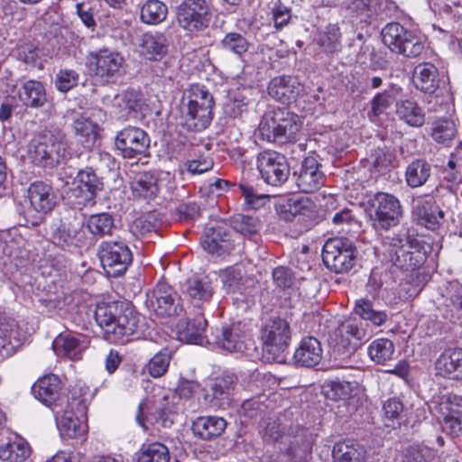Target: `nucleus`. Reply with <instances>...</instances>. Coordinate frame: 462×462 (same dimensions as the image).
Here are the masks:
<instances>
[{
    "instance_id": "nucleus-1",
    "label": "nucleus",
    "mask_w": 462,
    "mask_h": 462,
    "mask_svg": "<svg viewBox=\"0 0 462 462\" xmlns=\"http://www.w3.org/2000/svg\"><path fill=\"white\" fill-rule=\"evenodd\" d=\"M95 319L106 339L113 342H125L130 336L143 330L144 326V318L123 303L97 304Z\"/></svg>"
},
{
    "instance_id": "nucleus-2",
    "label": "nucleus",
    "mask_w": 462,
    "mask_h": 462,
    "mask_svg": "<svg viewBox=\"0 0 462 462\" xmlns=\"http://www.w3.org/2000/svg\"><path fill=\"white\" fill-rule=\"evenodd\" d=\"M213 96L205 86L194 84L182 97L180 112V124L189 131L206 129L212 121Z\"/></svg>"
},
{
    "instance_id": "nucleus-3",
    "label": "nucleus",
    "mask_w": 462,
    "mask_h": 462,
    "mask_svg": "<svg viewBox=\"0 0 462 462\" xmlns=\"http://www.w3.org/2000/svg\"><path fill=\"white\" fill-rule=\"evenodd\" d=\"M374 329L369 323L357 318L343 321L335 331L333 351L337 357L349 358L364 343L373 336Z\"/></svg>"
},
{
    "instance_id": "nucleus-4",
    "label": "nucleus",
    "mask_w": 462,
    "mask_h": 462,
    "mask_svg": "<svg viewBox=\"0 0 462 462\" xmlns=\"http://www.w3.org/2000/svg\"><path fill=\"white\" fill-rule=\"evenodd\" d=\"M299 116L286 108L278 107L263 116L259 131L263 139L273 143H286L294 139L300 129Z\"/></svg>"
},
{
    "instance_id": "nucleus-5",
    "label": "nucleus",
    "mask_w": 462,
    "mask_h": 462,
    "mask_svg": "<svg viewBox=\"0 0 462 462\" xmlns=\"http://www.w3.org/2000/svg\"><path fill=\"white\" fill-rule=\"evenodd\" d=\"M384 244L388 245L386 254L389 260L399 269L415 271L427 259L425 244L418 239H402L397 236H387Z\"/></svg>"
},
{
    "instance_id": "nucleus-6",
    "label": "nucleus",
    "mask_w": 462,
    "mask_h": 462,
    "mask_svg": "<svg viewBox=\"0 0 462 462\" xmlns=\"http://www.w3.org/2000/svg\"><path fill=\"white\" fill-rule=\"evenodd\" d=\"M67 149L62 132L45 130L32 141V159L38 166L54 168L65 160Z\"/></svg>"
},
{
    "instance_id": "nucleus-7",
    "label": "nucleus",
    "mask_w": 462,
    "mask_h": 462,
    "mask_svg": "<svg viewBox=\"0 0 462 462\" xmlns=\"http://www.w3.org/2000/svg\"><path fill=\"white\" fill-rule=\"evenodd\" d=\"M263 356L268 362L282 363L291 340L289 323L281 318L270 319L261 329Z\"/></svg>"
},
{
    "instance_id": "nucleus-8",
    "label": "nucleus",
    "mask_w": 462,
    "mask_h": 462,
    "mask_svg": "<svg viewBox=\"0 0 462 462\" xmlns=\"http://www.w3.org/2000/svg\"><path fill=\"white\" fill-rule=\"evenodd\" d=\"M357 250L355 244L346 237L328 239L322 249L325 265L336 273L350 271L356 264Z\"/></svg>"
},
{
    "instance_id": "nucleus-9",
    "label": "nucleus",
    "mask_w": 462,
    "mask_h": 462,
    "mask_svg": "<svg viewBox=\"0 0 462 462\" xmlns=\"http://www.w3.org/2000/svg\"><path fill=\"white\" fill-rule=\"evenodd\" d=\"M370 206V221L375 230H388L397 226L402 217L401 202L392 194L376 193Z\"/></svg>"
},
{
    "instance_id": "nucleus-10",
    "label": "nucleus",
    "mask_w": 462,
    "mask_h": 462,
    "mask_svg": "<svg viewBox=\"0 0 462 462\" xmlns=\"http://www.w3.org/2000/svg\"><path fill=\"white\" fill-rule=\"evenodd\" d=\"M124 63L120 53L108 49L90 51L87 56L89 70L103 84L118 79L122 75Z\"/></svg>"
},
{
    "instance_id": "nucleus-11",
    "label": "nucleus",
    "mask_w": 462,
    "mask_h": 462,
    "mask_svg": "<svg viewBox=\"0 0 462 462\" xmlns=\"http://www.w3.org/2000/svg\"><path fill=\"white\" fill-rule=\"evenodd\" d=\"M98 256L104 270L114 277L124 274L133 262V254L122 240L102 242L98 246Z\"/></svg>"
},
{
    "instance_id": "nucleus-12",
    "label": "nucleus",
    "mask_w": 462,
    "mask_h": 462,
    "mask_svg": "<svg viewBox=\"0 0 462 462\" xmlns=\"http://www.w3.org/2000/svg\"><path fill=\"white\" fill-rule=\"evenodd\" d=\"M211 16L210 5L207 0H184L176 11L178 24L190 32L206 29L209 25Z\"/></svg>"
},
{
    "instance_id": "nucleus-13",
    "label": "nucleus",
    "mask_w": 462,
    "mask_h": 462,
    "mask_svg": "<svg viewBox=\"0 0 462 462\" xmlns=\"http://www.w3.org/2000/svg\"><path fill=\"white\" fill-rule=\"evenodd\" d=\"M257 170L263 181L273 187L281 186L290 176V166L286 157L272 150L258 154Z\"/></svg>"
},
{
    "instance_id": "nucleus-14",
    "label": "nucleus",
    "mask_w": 462,
    "mask_h": 462,
    "mask_svg": "<svg viewBox=\"0 0 462 462\" xmlns=\"http://www.w3.org/2000/svg\"><path fill=\"white\" fill-rule=\"evenodd\" d=\"M320 168L321 164L316 153L302 160L300 169L293 174L299 190L304 193H312L325 184L326 176Z\"/></svg>"
},
{
    "instance_id": "nucleus-15",
    "label": "nucleus",
    "mask_w": 462,
    "mask_h": 462,
    "mask_svg": "<svg viewBox=\"0 0 462 462\" xmlns=\"http://www.w3.org/2000/svg\"><path fill=\"white\" fill-rule=\"evenodd\" d=\"M145 304L159 316L178 315L182 310L177 292L165 282H159L147 293Z\"/></svg>"
},
{
    "instance_id": "nucleus-16",
    "label": "nucleus",
    "mask_w": 462,
    "mask_h": 462,
    "mask_svg": "<svg viewBox=\"0 0 462 462\" xmlns=\"http://www.w3.org/2000/svg\"><path fill=\"white\" fill-rule=\"evenodd\" d=\"M115 144L123 157L133 159L146 154L150 138L143 129L129 126L116 134Z\"/></svg>"
},
{
    "instance_id": "nucleus-17",
    "label": "nucleus",
    "mask_w": 462,
    "mask_h": 462,
    "mask_svg": "<svg viewBox=\"0 0 462 462\" xmlns=\"http://www.w3.org/2000/svg\"><path fill=\"white\" fill-rule=\"evenodd\" d=\"M236 383L234 374L215 378L204 390V401L212 409H226L232 401V392Z\"/></svg>"
},
{
    "instance_id": "nucleus-18",
    "label": "nucleus",
    "mask_w": 462,
    "mask_h": 462,
    "mask_svg": "<svg viewBox=\"0 0 462 462\" xmlns=\"http://www.w3.org/2000/svg\"><path fill=\"white\" fill-rule=\"evenodd\" d=\"M89 344V338L83 334L60 333L53 340L52 349L57 356L75 361L81 359Z\"/></svg>"
},
{
    "instance_id": "nucleus-19",
    "label": "nucleus",
    "mask_w": 462,
    "mask_h": 462,
    "mask_svg": "<svg viewBox=\"0 0 462 462\" xmlns=\"http://www.w3.org/2000/svg\"><path fill=\"white\" fill-rule=\"evenodd\" d=\"M251 343L245 325L241 322L233 323L221 328L217 336V344L228 352H244Z\"/></svg>"
},
{
    "instance_id": "nucleus-20",
    "label": "nucleus",
    "mask_w": 462,
    "mask_h": 462,
    "mask_svg": "<svg viewBox=\"0 0 462 462\" xmlns=\"http://www.w3.org/2000/svg\"><path fill=\"white\" fill-rule=\"evenodd\" d=\"M202 248L212 255L222 256L233 249L229 234L222 226H208L200 237Z\"/></svg>"
},
{
    "instance_id": "nucleus-21",
    "label": "nucleus",
    "mask_w": 462,
    "mask_h": 462,
    "mask_svg": "<svg viewBox=\"0 0 462 462\" xmlns=\"http://www.w3.org/2000/svg\"><path fill=\"white\" fill-rule=\"evenodd\" d=\"M412 215L418 224L435 230L444 217V212L435 205L431 199L419 197L413 199Z\"/></svg>"
},
{
    "instance_id": "nucleus-22",
    "label": "nucleus",
    "mask_w": 462,
    "mask_h": 462,
    "mask_svg": "<svg viewBox=\"0 0 462 462\" xmlns=\"http://www.w3.org/2000/svg\"><path fill=\"white\" fill-rule=\"evenodd\" d=\"M323 350L320 342L314 337L301 339L296 348L293 359L296 365L302 367H314L320 363Z\"/></svg>"
},
{
    "instance_id": "nucleus-23",
    "label": "nucleus",
    "mask_w": 462,
    "mask_h": 462,
    "mask_svg": "<svg viewBox=\"0 0 462 462\" xmlns=\"http://www.w3.org/2000/svg\"><path fill=\"white\" fill-rule=\"evenodd\" d=\"M48 234L55 245L66 250H71L80 243L78 229L61 219H57L50 225Z\"/></svg>"
},
{
    "instance_id": "nucleus-24",
    "label": "nucleus",
    "mask_w": 462,
    "mask_h": 462,
    "mask_svg": "<svg viewBox=\"0 0 462 462\" xmlns=\"http://www.w3.org/2000/svg\"><path fill=\"white\" fill-rule=\"evenodd\" d=\"M73 402L69 403L61 415L56 411L57 427L61 435L69 439L84 437L88 431V425L85 420L80 419L72 411Z\"/></svg>"
},
{
    "instance_id": "nucleus-25",
    "label": "nucleus",
    "mask_w": 462,
    "mask_h": 462,
    "mask_svg": "<svg viewBox=\"0 0 462 462\" xmlns=\"http://www.w3.org/2000/svg\"><path fill=\"white\" fill-rule=\"evenodd\" d=\"M28 197L32 207L41 213L51 211L57 203L53 189L42 181H35L30 185Z\"/></svg>"
},
{
    "instance_id": "nucleus-26",
    "label": "nucleus",
    "mask_w": 462,
    "mask_h": 462,
    "mask_svg": "<svg viewBox=\"0 0 462 462\" xmlns=\"http://www.w3.org/2000/svg\"><path fill=\"white\" fill-rule=\"evenodd\" d=\"M61 390V382L55 374H47L39 378L32 387L34 397L46 406L55 405Z\"/></svg>"
},
{
    "instance_id": "nucleus-27",
    "label": "nucleus",
    "mask_w": 462,
    "mask_h": 462,
    "mask_svg": "<svg viewBox=\"0 0 462 462\" xmlns=\"http://www.w3.org/2000/svg\"><path fill=\"white\" fill-rule=\"evenodd\" d=\"M301 90L298 80L291 76H282L273 79L268 86L269 96L282 103H291Z\"/></svg>"
},
{
    "instance_id": "nucleus-28",
    "label": "nucleus",
    "mask_w": 462,
    "mask_h": 462,
    "mask_svg": "<svg viewBox=\"0 0 462 462\" xmlns=\"http://www.w3.org/2000/svg\"><path fill=\"white\" fill-rule=\"evenodd\" d=\"M436 370L445 377L462 379V349H446L436 361Z\"/></svg>"
},
{
    "instance_id": "nucleus-29",
    "label": "nucleus",
    "mask_w": 462,
    "mask_h": 462,
    "mask_svg": "<svg viewBox=\"0 0 462 462\" xmlns=\"http://www.w3.org/2000/svg\"><path fill=\"white\" fill-rule=\"evenodd\" d=\"M14 321L0 319V361L14 355L22 345V337Z\"/></svg>"
},
{
    "instance_id": "nucleus-30",
    "label": "nucleus",
    "mask_w": 462,
    "mask_h": 462,
    "mask_svg": "<svg viewBox=\"0 0 462 462\" xmlns=\"http://www.w3.org/2000/svg\"><path fill=\"white\" fill-rule=\"evenodd\" d=\"M226 421L222 417L201 416L192 424L194 435L204 440H212L220 437L226 428Z\"/></svg>"
},
{
    "instance_id": "nucleus-31",
    "label": "nucleus",
    "mask_w": 462,
    "mask_h": 462,
    "mask_svg": "<svg viewBox=\"0 0 462 462\" xmlns=\"http://www.w3.org/2000/svg\"><path fill=\"white\" fill-rule=\"evenodd\" d=\"M208 321L203 315H198L191 319L180 320L177 324L180 340L189 344L202 345Z\"/></svg>"
},
{
    "instance_id": "nucleus-32",
    "label": "nucleus",
    "mask_w": 462,
    "mask_h": 462,
    "mask_svg": "<svg viewBox=\"0 0 462 462\" xmlns=\"http://www.w3.org/2000/svg\"><path fill=\"white\" fill-rule=\"evenodd\" d=\"M139 46L147 60H158L168 51V40L162 32H146L141 36Z\"/></svg>"
},
{
    "instance_id": "nucleus-33",
    "label": "nucleus",
    "mask_w": 462,
    "mask_h": 462,
    "mask_svg": "<svg viewBox=\"0 0 462 462\" xmlns=\"http://www.w3.org/2000/svg\"><path fill=\"white\" fill-rule=\"evenodd\" d=\"M159 178L156 173L144 171L137 174L131 181V190L134 198L153 199L159 192Z\"/></svg>"
},
{
    "instance_id": "nucleus-34",
    "label": "nucleus",
    "mask_w": 462,
    "mask_h": 462,
    "mask_svg": "<svg viewBox=\"0 0 462 462\" xmlns=\"http://www.w3.org/2000/svg\"><path fill=\"white\" fill-rule=\"evenodd\" d=\"M18 97L23 106L31 108L42 107L47 102L43 84L34 79L26 80L22 84L18 91Z\"/></svg>"
},
{
    "instance_id": "nucleus-35",
    "label": "nucleus",
    "mask_w": 462,
    "mask_h": 462,
    "mask_svg": "<svg viewBox=\"0 0 462 462\" xmlns=\"http://www.w3.org/2000/svg\"><path fill=\"white\" fill-rule=\"evenodd\" d=\"M413 81L420 91L433 93L439 88V70L432 63H420L414 69Z\"/></svg>"
},
{
    "instance_id": "nucleus-36",
    "label": "nucleus",
    "mask_w": 462,
    "mask_h": 462,
    "mask_svg": "<svg viewBox=\"0 0 462 462\" xmlns=\"http://www.w3.org/2000/svg\"><path fill=\"white\" fill-rule=\"evenodd\" d=\"M333 462H366L365 448L350 440L337 442L332 448Z\"/></svg>"
},
{
    "instance_id": "nucleus-37",
    "label": "nucleus",
    "mask_w": 462,
    "mask_h": 462,
    "mask_svg": "<svg viewBox=\"0 0 462 462\" xmlns=\"http://www.w3.org/2000/svg\"><path fill=\"white\" fill-rule=\"evenodd\" d=\"M354 312L358 319L369 323L374 328L381 327L388 320V314L384 310H377L369 299L362 298L356 300Z\"/></svg>"
},
{
    "instance_id": "nucleus-38",
    "label": "nucleus",
    "mask_w": 462,
    "mask_h": 462,
    "mask_svg": "<svg viewBox=\"0 0 462 462\" xmlns=\"http://www.w3.org/2000/svg\"><path fill=\"white\" fill-rule=\"evenodd\" d=\"M398 117L412 127H420L425 122L422 108L412 99L401 100L396 103Z\"/></svg>"
},
{
    "instance_id": "nucleus-39",
    "label": "nucleus",
    "mask_w": 462,
    "mask_h": 462,
    "mask_svg": "<svg viewBox=\"0 0 462 462\" xmlns=\"http://www.w3.org/2000/svg\"><path fill=\"white\" fill-rule=\"evenodd\" d=\"M74 134L85 147L94 144L98 132V125L83 115L77 116L72 123Z\"/></svg>"
},
{
    "instance_id": "nucleus-40",
    "label": "nucleus",
    "mask_w": 462,
    "mask_h": 462,
    "mask_svg": "<svg viewBox=\"0 0 462 462\" xmlns=\"http://www.w3.org/2000/svg\"><path fill=\"white\" fill-rule=\"evenodd\" d=\"M185 292L192 300L198 303H204L210 300L213 296L214 290L208 278L193 277L186 282Z\"/></svg>"
},
{
    "instance_id": "nucleus-41",
    "label": "nucleus",
    "mask_w": 462,
    "mask_h": 462,
    "mask_svg": "<svg viewBox=\"0 0 462 462\" xmlns=\"http://www.w3.org/2000/svg\"><path fill=\"white\" fill-rule=\"evenodd\" d=\"M30 454L29 444L21 438L0 446V459L4 462H23Z\"/></svg>"
},
{
    "instance_id": "nucleus-42",
    "label": "nucleus",
    "mask_w": 462,
    "mask_h": 462,
    "mask_svg": "<svg viewBox=\"0 0 462 462\" xmlns=\"http://www.w3.org/2000/svg\"><path fill=\"white\" fill-rule=\"evenodd\" d=\"M410 32L399 23H389L382 29V42L392 52L396 53Z\"/></svg>"
},
{
    "instance_id": "nucleus-43",
    "label": "nucleus",
    "mask_w": 462,
    "mask_h": 462,
    "mask_svg": "<svg viewBox=\"0 0 462 462\" xmlns=\"http://www.w3.org/2000/svg\"><path fill=\"white\" fill-rule=\"evenodd\" d=\"M168 14L167 5L160 0H147L141 7L140 19L146 24H158L163 22Z\"/></svg>"
},
{
    "instance_id": "nucleus-44",
    "label": "nucleus",
    "mask_w": 462,
    "mask_h": 462,
    "mask_svg": "<svg viewBox=\"0 0 462 462\" xmlns=\"http://www.w3.org/2000/svg\"><path fill=\"white\" fill-rule=\"evenodd\" d=\"M430 176V165L424 160L412 161L406 169L405 178L408 186L418 188L422 186Z\"/></svg>"
},
{
    "instance_id": "nucleus-45",
    "label": "nucleus",
    "mask_w": 462,
    "mask_h": 462,
    "mask_svg": "<svg viewBox=\"0 0 462 462\" xmlns=\"http://www.w3.org/2000/svg\"><path fill=\"white\" fill-rule=\"evenodd\" d=\"M136 456L137 462H170L169 449L160 442L143 444Z\"/></svg>"
},
{
    "instance_id": "nucleus-46",
    "label": "nucleus",
    "mask_w": 462,
    "mask_h": 462,
    "mask_svg": "<svg viewBox=\"0 0 462 462\" xmlns=\"http://www.w3.org/2000/svg\"><path fill=\"white\" fill-rule=\"evenodd\" d=\"M457 133V126L452 119L439 118L432 124L431 136L437 143L448 144L456 137Z\"/></svg>"
},
{
    "instance_id": "nucleus-47",
    "label": "nucleus",
    "mask_w": 462,
    "mask_h": 462,
    "mask_svg": "<svg viewBox=\"0 0 462 462\" xmlns=\"http://www.w3.org/2000/svg\"><path fill=\"white\" fill-rule=\"evenodd\" d=\"M370 358L377 364H385L393 358L394 345L387 338L373 341L368 347Z\"/></svg>"
},
{
    "instance_id": "nucleus-48",
    "label": "nucleus",
    "mask_w": 462,
    "mask_h": 462,
    "mask_svg": "<svg viewBox=\"0 0 462 462\" xmlns=\"http://www.w3.org/2000/svg\"><path fill=\"white\" fill-rule=\"evenodd\" d=\"M87 226L94 236L111 235V231L115 228L114 218L109 213L94 214L88 217Z\"/></svg>"
},
{
    "instance_id": "nucleus-49",
    "label": "nucleus",
    "mask_w": 462,
    "mask_h": 462,
    "mask_svg": "<svg viewBox=\"0 0 462 462\" xmlns=\"http://www.w3.org/2000/svg\"><path fill=\"white\" fill-rule=\"evenodd\" d=\"M219 278L226 293L243 294L245 286L242 282L243 274L240 270L234 267L221 270L219 272Z\"/></svg>"
},
{
    "instance_id": "nucleus-50",
    "label": "nucleus",
    "mask_w": 462,
    "mask_h": 462,
    "mask_svg": "<svg viewBox=\"0 0 462 462\" xmlns=\"http://www.w3.org/2000/svg\"><path fill=\"white\" fill-rule=\"evenodd\" d=\"M341 33L337 24H329L319 32L318 43L328 53L337 52L341 48Z\"/></svg>"
},
{
    "instance_id": "nucleus-51",
    "label": "nucleus",
    "mask_w": 462,
    "mask_h": 462,
    "mask_svg": "<svg viewBox=\"0 0 462 462\" xmlns=\"http://www.w3.org/2000/svg\"><path fill=\"white\" fill-rule=\"evenodd\" d=\"M140 94L133 89L117 94L113 99V106L119 110L118 113L122 116L136 111L140 107Z\"/></svg>"
},
{
    "instance_id": "nucleus-52",
    "label": "nucleus",
    "mask_w": 462,
    "mask_h": 462,
    "mask_svg": "<svg viewBox=\"0 0 462 462\" xmlns=\"http://www.w3.org/2000/svg\"><path fill=\"white\" fill-rule=\"evenodd\" d=\"M221 47L226 51L241 57L248 50L249 43L245 37L238 32H228L221 40Z\"/></svg>"
},
{
    "instance_id": "nucleus-53",
    "label": "nucleus",
    "mask_w": 462,
    "mask_h": 462,
    "mask_svg": "<svg viewBox=\"0 0 462 462\" xmlns=\"http://www.w3.org/2000/svg\"><path fill=\"white\" fill-rule=\"evenodd\" d=\"M171 357V351L168 348L162 349L151 358L148 364L149 374L154 378L163 375L168 370Z\"/></svg>"
},
{
    "instance_id": "nucleus-54",
    "label": "nucleus",
    "mask_w": 462,
    "mask_h": 462,
    "mask_svg": "<svg viewBox=\"0 0 462 462\" xmlns=\"http://www.w3.org/2000/svg\"><path fill=\"white\" fill-rule=\"evenodd\" d=\"M424 42L420 37L410 32L408 36L404 39L402 46L397 54L402 55L405 58L413 59L419 57L424 51Z\"/></svg>"
},
{
    "instance_id": "nucleus-55",
    "label": "nucleus",
    "mask_w": 462,
    "mask_h": 462,
    "mask_svg": "<svg viewBox=\"0 0 462 462\" xmlns=\"http://www.w3.org/2000/svg\"><path fill=\"white\" fill-rule=\"evenodd\" d=\"M375 5L376 4L374 0H352L348 4L347 8L351 12L356 13L357 15L361 16V20L365 21L373 18L375 14L388 15L384 10L377 13Z\"/></svg>"
},
{
    "instance_id": "nucleus-56",
    "label": "nucleus",
    "mask_w": 462,
    "mask_h": 462,
    "mask_svg": "<svg viewBox=\"0 0 462 462\" xmlns=\"http://www.w3.org/2000/svg\"><path fill=\"white\" fill-rule=\"evenodd\" d=\"M404 406L402 402L396 397L389 398L383 403V414L386 426H391L390 422L394 423L402 417Z\"/></svg>"
},
{
    "instance_id": "nucleus-57",
    "label": "nucleus",
    "mask_w": 462,
    "mask_h": 462,
    "mask_svg": "<svg viewBox=\"0 0 462 462\" xmlns=\"http://www.w3.org/2000/svg\"><path fill=\"white\" fill-rule=\"evenodd\" d=\"M75 184L81 186L96 195L103 189V182L92 169L79 171L75 179Z\"/></svg>"
},
{
    "instance_id": "nucleus-58",
    "label": "nucleus",
    "mask_w": 462,
    "mask_h": 462,
    "mask_svg": "<svg viewBox=\"0 0 462 462\" xmlns=\"http://www.w3.org/2000/svg\"><path fill=\"white\" fill-rule=\"evenodd\" d=\"M79 73L71 69H61L56 74L55 77V87L62 93H67L79 83Z\"/></svg>"
},
{
    "instance_id": "nucleus-59",
    "label": "nucleus",
    "mask_w": 462,
    "mask_h": 462,
    "mask_svg": "<svg viewBox=\"0 0 462 462\" xmlns=\"http://www.w3.org/2000/svg\"><path fill=\"white\" fill-rule=\"evenodd\" d=\"M274 284L282 289L292 288L296 284V276L292 270L286 266H278L273 271Z\"/></svg>"
},
{
    "instance_id": "nucleus-60",
    "label": "nucleus",
    "mask_w": 462,
    "mask_h": 462,
    "mask_svg": "<svg viewBox=\"0 0 462 462\" xmlns=\"http://www.w3.org/2000/svg\"><path fill=\"white\" fill-rule=\"evenodd\" d=\"M263 440L265 443H274L278 441L283 434V428H281L279 419H269L264 422L263 428L260 430Z\"/></svg>"
},
{
    "instance_id": "nucleus-61",
    "label": "nucleus",
    "mask_w": 462,
    "mask_h": 462,
    "mask_svg": "<svg viewBox=\"0 0 462 462\" xmlns=\"http://www.w3.org/2000/svg\"><path fill=\"white\" fill-rule=\"evenodd\" d=\"M257 220L245 215H237L232 219L233 228L244 236L255 234L257 231Z\"/></svg>"
},
{
    "instance_id": "nucleus-62",
    "label": "nucleus",
    "mask_w": 462,
    "mask_h": 462,
    "mask_svg": "<svg viewBox=\"0 0 462 462\" xmlns=\"http://www.w3.org/2000/svg\"><path fill=\"white\" fill-rule=\"evenodd\" d=\"M214 165L213 160L208 156H199L197 159L188 160L184 163L186 171L192 174H202L212 170Z\"/></svg>"
},
{
    "instance_id": "nucleus-63",
    "label": "nucleus",
    "mask_w": 462,
    "mask_h": 462,
    "mask_svg": "<svg viewBox=\"0 0 462 462\" xmlns=\"http://www.w3.org/2000/svg\"><path fill=\"white\" fill-rule=\"evenodd\" d=\"M433 451L428 448L411 447L409 448L402 462H432Z\"/></svg>"
},
{
    "instance_id": "nucleus-64",
    "label": "nucleus",
    "mask_w": 462,
    "mask_h": 462,
    "mask_svg": "<svg viewBox=\"0 0 462 462\" xmlns=\"http://www.w3.org/2000/svg\"><path fill=\"white\" fill-rule=\"evenodd\" d=\"M325 394L331 400H346L350 395V385L346 382H331L327 385Z\"/></svg>"
}]
</instances>
